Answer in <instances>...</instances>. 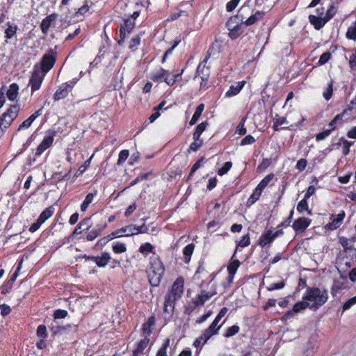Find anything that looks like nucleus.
I'll use <instances>...</instances> for the list:
<instances>
[{
  "label": "nucleus",
  "instance_id": "obj_1",
  "mask_svg": "<svg viewBox=\"0 0 356 356\" xmlns=\"http://www.w3.org/2000/svg\"><path fill=\"white\" fill-rule=\"evenodd\" d=\"M328 291L326 289L307 286L302 296L303 300L310 303L311 310L317 311L328 300Z\"/></svg>",
  "mask_w": 356,
  "mask_h": 356
},
{
  "label": "nucleus",
  "instance_id": "obj_2",
  "mask_svg": "<svg viewBox=\"0 0 356 356\" xmlns=\"http://www.w3.org/2000/svg\"><path fill=\"white\" fill-rule=\"evenodd\" d=\"M150 265L147 270L149 282L152 286H158L165 273V267L159 258L152 259Z\"/></svg>",
  "mask_w": 356,
  "mask_h": 356
},
{
  "label": "nucleus",
  "instance_id": "obj_3",
  "mask_svg": "<svg viewBox=\"0 0 356 356\" xmlns=\"http://www.w3.org/2000/svg\"><path fill=\"white\" fill-rule=\"evenodd\" d=\"M56 55L57 52L54 49H49L42 58L40 67H39L40 70L44 74L48 72L56 63Z\"/></svg>",
  "mask_w": 356,
  "mask_h": 356
},
{
  "label": "nucleus",
  "instance_id": "obj_4",
  "mask_svg": "<svg viewBox=\"0 0 356 356\" xmlns=\"http://www.w3.org/2000/svg\"><path fill=\"white\" fill-rule=\"evenodd\" d=\"M56 135V131L54 129H49L46 132V134L36 149L35 155L40 156L42 153L50 147L54 140V137Z\"/></svg>",
  "mask_w": 356,
  "mask_h": 356
},
{
  "label": "nucleus",
  "instance_id": "obj_5",
  "mask_svg": "<svg viewBox=\"0 0 356 356\" xmlns=\"http://www.w3.org/2000/svg\"><path fill=\"white\" fill-rule=\"evenodd\" d=\"M44 73H42V72L40 70L38 64L34 66L33 72L29 80V86L31 88L32 93L40 89L44 79Z\"/></svg>",
  "mask_w": 356,
  "mask_h": 356
},
{
  "label": "nucleus",
  "instance_id": "obj_6",
  "mask_svg": "<svg viewBox=\"0 0 356 356\" xmlns=\"http://www.w3.org/2000/svg\"><path fill=\"white\" fill-rule=\"evenodd\" d=\"M170 72L163 68H160L158 71L151 74L149 78L156 82H165L168 86H171L176 83V79H170Z\"/></svg>",
  "mask_w": 356,
  "mask_h": 356
},
{
  "label": "nucleus",
  "instance_id": "obj_7",
  "mask_svg": "<svg viewBox=\"0 0 356 356\" xmlns=\"http://www.w3.org/2000/svg\"><path fill=\"white\" fill-rule=\"evenodd\" d=\"M270 179H261L260 183L257 185V186L254 190L252 194L250 196L246 202V206L248 207H251L253 204H254L261 196L262 192L264 188L266 187L268 184L269 183Z\"/></svg>",
  "mask_w": 356,
  "mask_h": 356
},
{
  "label": "nucleus",
  "instance_id": "obj_8",
  "mask_svg": "<svg viewBox=\"0 0 356 356\" xmlns=\"http://www.w3.org/2000/svg\"><path fill=\"white\" fill-rule=\"evenodd\" d=\"M307 308H309L311 309V305L310 303L308 302L307 300H302L298 301L296 302L291 310H289L287 312L285 313V314L282 317V321H287L288 319H290L294 316L295 313H299L302 311L306 309Z\"/></svg>",
  "mask_w": 356,
  "mask_h": 356
},
{
  "label": "nucleus",
  "instance_id": "obj_9",
  "mask_svg": "<svg viewBox=\"0 0 356 356\" xmlns=\"http://www.w3.org/2000/svg\"><path fill=\"white\" fill-rule=\"evenodd\" d=\"M245 6H243L238 10V13L236 15L231 17L227 22H226V27L229 31L232 29H234L236 25H238L241 24V22L245 19L244 12L245 10L247 9Z\"/></svg>",
  "mask_w": 356,
  "mask_h": 356
},
{
  "label": "nucleus",
  "instance_id": "obj_10",
  "mask_svg": "<svg viewBox=\"0 0 356 356\" xmlns=\"http://www.w3.org/2000/svg\"><path fill=\"white\" fill-rule=\"evenodd\" d=\"M282 234H283V231L281 229H278L276 232H275L274 233L273 232V230L269 229L265 234H262L260 236L259 244L261 247H264L268 244L270 245L271 243H273V241H274V239L276 237H277L280 235H282Z\"/></svg>",
  "mask_w": 356,
  "mask_h": 356
},
{
  "label": "nucleus",
  "instance_id": "obj_11",
  "mask_svg": "<svg viewBox=\"0 0 356 356\" xmlns=\"http://www.w3.org/2000/svg\"><path fill=\"white\" fill-rule=\"evenodd\" d=\"M312 220L306 217H300L296 220L292 227L296 234L304 232L311 224Z\"/></svg>",
  "mask_w": 356,
  "mask_h": 356
},
{
  "label": "nucleus",
  "instance_id": "obj_12",
  "mask_svg": "<svg viewBox=\"0 0 356 356\" xmlns=\"http://www.w3.org/2000/svg\"><path fill=\"white\" fill-rule=\"evenodd\" d=\"M22 262V261H21L20 263L19 264L16 272H15L11 275L10 279L1 286V294H3V295L7 294L11 291V289L13 288V285L18 276V271L21 268Z\"/></svg>",
  "mask_w": 356,
  "mask_h": 356
},
{
  "label": "nucleus",
  "instance_id": "obj_13",
  "mask_svg": "<svg viewBox=\"0 0 356 356\" xmlns=\"http://www.w3.org/2000/svg\"><path fill=\"white\" fill-rule=\"evenodd\" d=\"M57 17L58 15L56 13H52L42 20L40 27L43 34L47 35L48 33L49 28L54 26V22Z\"/></svg>",
  "mask_w": 356,
  "mask_h": 356
},
{
  "label": "nucleus",
  "instance_id": "obj_14",
  "mask_svg": "<svg viewBox=\"0 0 356 356\" xmlns=\"http://www.w3.org/2000/svg\"><path fill=\"white\" fill-rule=\"evenodd\" d=\"M339 243L346 252L348 253L352 259H356V249L351 244V241L346 237H340Z\"/></svg>",
  "mask_w": 356,
  "mask_h": 356
},
{
  "label": "nucleus",
  "instance_id": "obj_15",
  "mask_svg": "<svg viewBox=\"0 0 356 356\" xmlns=\"http://www.w3.org/2000/svg\"><path fill=\"white\" fill-rule=\"evenodd\" d=\"M184 278L179 277L173 283L170 293L180 298L184 291Z\"/></svg>",
  "mask_w": 356,
  "mask_h": 356
},
{
  "label": "nucleus",
  "instance_id": "obj_16",
  "mask_svg": "<svg viewBox=\"0 0 356 356\" xmlns=\"http://www.w3.org/2000/svg\"><path fill=\"white\" fill-rule=\"evenodd\" d=\"M215 294H216V291H207L205 290H202L200 294L197 296L196 299L194 301V304L195 306H202L207 300L211 298Z\"/></svg>",
  "mask_w": 356,
  "mask_h": 356
},
{
  "label": "nucleus",
  "instance_id": "obj_17",
  "mask_svg": "<svg viewBox=\"0 0 356 356\" xmlns=\"http://www.w3.org/2000/svg\"><path fill=\"white\" fill-rule=\"evenodd\" d=\"M309 20L310 24H312L316 30H320L327 22L325 17H317L314 15H310L309 16Z\"/></svg>",
  "mask_w": 356,
  "mask_h": 356
},
{
  "label": "nucleus",
  "instance_id": "obj_18",
  "mask_svg": "<svg viewBox=\"0 0 356 356\" xmlns=\"http://www.w3.org/2000/svg\"><path fill=\"white\" fill-rule=\"evenodd\" d=\"M345 217V213L343 211H341L338 215L337 217L332 220L331 222L327 223L325 225V228L330 230H334L340 227L342 223V221Z\"/></svg>",
  "mask_w": 356,
  "mask_h": 356
},
{
  "label": "nucleus",
  "instance_id": "obj_19",
  "mask_svg": "<svg viewBox=\"0 0 356 356\" xmlns=\"http://www.w3.org/2000/svg\"><path fill=\"white\" fill-rule=\"evenodd\" d=\"M67 85H69V83H64L59 86L54 95V99L55 101H59L67 96L70 91V89L67 88Z\"/></svg>",
  "mask_w": 356,
  "mask_h": 356
},
{
  "label": "nucleus",
  "instance_id": "obj_20",
  "mask_svg": "<svg viewBox=\"0 0 356 356\" xmlns=\"http://www.w3.org/2000/svg\"><path fill=\"white\" fill-rule=\"evenodd\" d=\"M6 28L5 29L4 33H5V38L6 40H10L13 38L15 35L17 34V31L18 30L17 25L10 22H8L6 24Z\"/></svg>",
  "mask_w": 356,
  "mask_h": 356
},
{
  "label": "nucleus",
  "instance_id": "obj_21",
  "mask_svg": "<svg viewBox=\"0 0 356 356\" xmlns=\"http://www.w3.org/2000/svg\"><path fill=\"white\" fill-rule=\"evenodd\" d=\"M178 299V297L168 292L165 296V310L167 311V307H169V313H173L175 302Z\"/></svg>",
  "mask_w": 356,
  "mask_h": 356
},
{
  "label": "nucleus",
  "instance_id": "obj_22",
  "mask_svg": "<svg viewBox=\"0 0 356 356\" xmlns=\"http://www.w3.org/2000/svg\"><path fill=\"white\" fill-rule=\"evenodd\" d=\"M265 13L263 11H257L254 15H252L250 17H249L247 19L243 22H241V24H245L246 26H251L254 24H255L258 20L263 18L264 16Z\"/></svg>",
  "mask_w": 356,
  "mask_h": 356
},
{
  "label": "nucleus",
  "instance_id": "obj_23",
  "mask_svg": "<svg viewBox=\"0 0 356 356\" xmlns=\"http://www.w3.org/2000/svg\"><path fill=\"white\" fill-rule=\"evenodd\" d=\"M129 227H131V229H129V233L125 234L126 236H131L137 234H144L148 232V228L145 223L140 226L129 225Z\"/></svg>",
  "mask_w": 356,
  "mask_h": 356
},
{
  "label": "nucleus",
  "instance_id": "obj_24",
  "mask_svg": "<svg viewBox=\"0 0 356 356\" xmlns=\"http://www.w3.org/2000/svg\"><path fill=\"white\" fill-rule=\"evenodd\" d=\"M111 260L110 254L107 252H104L101 256H97L96 264L99 268H104Z\"/></svg>",
  "mask_w": 356,
  "mask_h": 356
},
{
  "label": "nucleus",
  "instance_id": "obj_25",
  "mask_svg": "<svg viewBox=\"0 0 356 356\" xmlns=\"http://www.w3.org/2000/svg\"><path fill=\"white\" fill-rule=\"evenodd\" d=\"M208 125V122L204 121L196 127L193 134V138L194 140H198L199 138H200L201 134L205 131Z\"/></svg>",
  "mask_w": 356,
  "mask_h": 356
},
{
  "label": "nucleus",
  "instance_id": "obj_26",
  "mask_svg": "<svg viewBox=\"0 0 356 356\" xmlns=\"http://www.w3.org/2000/svg\"><path fill=\"white\" fill-rule=\"evenodd\" d=\"M19 112V106L18 104H14L12 105L3 115L4 117L15 120L17 117Z\"/></svg>",
  "mask_w": 356,
  "mask_h": 356
},
{
  "label": "nucleus",
  "instance_id": "obj_27",
  "mask_svg": "<svg viewBox=\"0 0 356 356\" xmlns=\"http://www.w3.org/2000/svg\"><path fill=\"white\" fill-rule=\"evenodd\" d=\"M19 86L17 83H12L7 91L6 95L10 101H14L18 95Z\"/></svg>",
  "mask_w": 356,
  "mask_h": 356
},
{
  "label": "nucleus",
  "instance_id": "obj_28",
  "mask_svg": "<svg viewBox=\"0 0 356 356\" xmlns=\"http://www.w3.org/2000/svg\"><path fill=\"white\" fill-rule=\"evenodd\" d=\"M14 120L4 117L2 115L0 117V138L3 135L4 131L10 127Z\"/></svg>",
  "mask_w": 356,
  "mask_h": 356
},
{
  "label": "nucleus",
  "instance_id": "obj_29",
  "mask_svg": "<svg viewBox=\"0 0 356 356\" xmlns=\"http://www.w3.org/2000/svg\"><path fill=\"white\" fill-rule=\"evenodd\" d=\"M209 56L210 54H209V55L206 56L204 60L198 65L194 79H196L197 76H200L201 78V76H203L204 74H206V70L209 69V67L206 66V63Z\"/></svg>",
  "mask_w": 356,
  "mask_h": 356
},
{
  "label": "nucleus",
  "instance_id": "obj_30",
  "mask_svg": "<svg viewBox=\"0 0 356 356\" xmlns=\"http://www.w3.org/2000/svg\"><path fill=\"white\" fill-rule=\"evenodd\" d=\"M54 206H50L46 208L40 215L38 218L42 224L49 219L54 213Z\"/></svg>",
  "mask_w": 356,
  "mask_h": 356
},
{
  "label": "nucleus",
  "instance_id": "obj_31",
  "mask_svg": "<svg viewBox=\"0 0 356 356\" xmlns=\"http://www.w3.org/2000/svg\"><path fill=\"white\" fill-rule=\"evenodd\" d=\"M204 109V104H199L197 106V108L195 109V111L192 118L191 119V120L189 122V125L190 126H193V125H194L197 122V121L198 120V119L201 116Z\"/></svg>",
  "mask_w": 356,
  "mask_h": 356
},
{
  "label": "nucleus",
  "instance_id": "obj_32",
  "mask_svg": "<svg viewBox=\"0 0 356 356\" xmlns=\"http://www.w3.org/2000/svg\"><path fill=\"white\" fill-rule=\"evenodd\" d=\"M195 245L193 243H190L184 247L183 250V254L184 256V262L188 264L191 261V255L194 251Z\"/></svg>",
  "mask_w": 356,
  "mask_h": 356
},
{
  "label": "nucleus",
  "instance_id": "obj_33",
  "mask_svg": "<svg viewBox=\"0 0 356 356\" xmlns=\"http://www.w3.org/2000/svg\"><path fill=\"white\" fill-rule=\"evenodd\" d=\"M220 325L217 327L216 330H214V331H212L211 330H209V328L206 329L203 332L202 334H201L200 336V339H202L203 340V343L202 344H204L207 343V341L213 335L218 334L220 328Z\"/></svg>",
  "mask_w": 356,
  "mask_h": 356
},
{
  "label": "nucleus",
  "instance_id": "obj_34",
  "mask_svg": "<svg viewBox=\"0 0 356 356\" xmlns=\"http://www.w3.org/2000/svg\"><path fill=\"white\" fill-rule=\"evenodd\" d=\"M149 339L145 337L136 343V348L134 350L136 353L140 354L141 355H143V351L147 346L149 343Z\"/></svg>",
  "mask_w": 356,
  "mask_h": 356
},
{
  "label": "nucleus",
  "instance_id": "obj_35",
  "mask_svg": "<svg viewBox=\"0 0 356 356\" xmlns=\"http://www.w3.org/2000/svg\"><path fill=\"white\" fill-rule=\"evenodd\" d=\"M346 112V111H343L341 113L337 115L334 118V119L332 120H331V122L329 123V127L332 129L334 130L336 128L337 125H338V124H339V125L342 124L343 120V118L344 117Z\"/></svg>",
  "mask_w": 356,
  "mask_h": 356
},
{
  "label": "nucleus",
  "instance_id": "obj_36",
  "mask_svg": "<svg viewBox=\"0 0 356 356\" xmlns=\"http://www.w3.org/2000/svg\"><path fill=\"white\" fill-rule=\"evenodd\" d=\"M307 200V199H305V197H304L302 200H300L298 202V204L297 205V211L300 213H302L304 211H307V213L309 215H312V211L309 209V206H308Z\"/></svg>",
  "mask_w": 356,
  "mask_h": 356
},
{
  "label": "nucleus",
  "instance_id": "obj_37",
  "mask_svg": "<svg viewBox=\"0 0 356 356\" xmlns=\"http://www.w3.org/2000/svg\"><path fill=\"white\" fill-rule=\"evenodd\" d=\"M345 288H346V286H344L343 282L339 281V280H334L333 282V284L331 287L332 296L333 297H335L340 290L345 289Z\"/></svg>",
  "mask_w": 356,
  "mask_h": 356
},
{
  "label": "nucleus",
  "instance_id": "obj_38",
  "mask_svg": "<svg viewBox=\"0 0 356 356\" xmlns=\"http://www.w3.org/2000/svg\"><path fill=\"white\" fill-rule=\"evenodd\" d=\"M243 29L241 26V24L236 25L234 29L229 30V35L232 39H236L243 32Z\"/></svg>",
  "mask_w": 356,
  "mask_h": 356
},
{
  "label": "nucleus",
  "instance_id": "obj_39",
  "mask_svg": "<svg viewBox=\"0 0 356 356\" xmlns=\"http://www.w3.org/2000/svg\"><path fill=\"white\" fill-rule=\"evenodd\" d=\"M209 76V70H206V74L201 76V82L200 83V90H205L209 88L208 79Z\"/></svg>",
  "mask_w": 356,
  "mask_h": 356
},
{
  "label": "nucleus",
  "instance_id": "obj_40",
  "mask_svg": "<svg viewBox=\"0 0 356 356\" xmlns=\"http://www.w3.org/2000/svg\"><path fill=\"white\" fill-rule=\"evenodd\" d=\"M333 83L334 81L331 79L330 83L327 85V87L323 92V96L324 99L327 101L330 100L332 97L333 92Z\"/></svg>",
  "mask_w": 356,
  "mask_h": 356
},
{
  "label": "nucleus",
  "instance_id": "obj_41",
  "mask_svg": "<svg viewBox=\"0 0 356 356\" xmlns=\"http://www.w3.org/2000/svg\"><path fill=\"white\" fill-rule=\"evenodd\" d=\"M239 331H240L239 326H238L236 325H234L231 327H229L226 330V332L224 334V337L226 338H229V337L236 334L237 333H238Z\"/></svg>",
  "mask_w": 356,
  "mask_h": 356
},
{
  "label": "nucleus",
  "instance_id": "obj_42",
  "mask_svg": "<svg viewBox=\"0 0 356 356\" xmlns=\"http://www.w3.org/2000/svg\"><path fill=\"white\" fill-rule=\"evenodd\" d=\"M170 345V339H165L163 341L162 346L159 349L156 356H167V348Z\"/></svg>",
  "mask_w": 356,
  "mask_h": 356
},
{
  "label": "nucleus",
  "instance_id": "obj_43",
  "mask_svg": "<svg viewBox=\"0 0 356 356\" xmlns=\"http://www.w3.org/2000/svg\"><path fill=\"white\" fill-rule=\"evenodd\" d=\"M113 250L116 254H121L127 251V248L124 243L116 242L113 244Z\"/></svg>",
  "mask_w": 356,
  "mask_h": 356
},
{
  "label": "nucleus",
  "instance_id": "obj_44",
  "mask_svg": "<svg viewBox=\"0 0 356 356\" xmlns=\"http://www.w3.org/2000/svg\"><path fill=\"white\" fill-rule=\"evenodd\" d=\"M115 238V234H110L104 237H102L100 238L96 246H100L101 248L104 247L106 243H108L111 240Z\"/></svg>",
  "mask_w": 356,
  "mask_h": 356
},
{
  "label": "nucleus",
  "instance_id": "obj_45",
  "mask_svg": "<svg viewBox=\"0 0 356 356\" xmlns=\"http://www.w3.org/2000/svg\"><path fill=\"white\" fill-rule=\"evenodd\" d=\"M36 335L40 339H46L48 337L47 327L43 324L38 325L36 330Z\"/></svg>",
  "mask_w": 356,
  "mask_h": 356
},
{
  "label": "nucleus",
  "instance_id": "obj_46",
  "mask_svg": "<svg viewBox=\"0 0 356 356\" xmlns=\"http://www.w3.org/2000/svg\"><path fill=\"white\" fill-rule=\"evenodd\" d=\"M140 43V35H136L134 38H131L129 42V48L133 51H135L138 49Z\"/></svg>",
  "mask_w": 356,
  "mask_h": 356
},
{
  "label": "nucleus",
  "instance_id": "obj_47",
  "mask_svg": "<svg viewBox=\"0 0 356 356\" xmlns=\"http://www.w3.org/2000/svg\"><path fill=\"white\" fill-rule=\"evenodd\" d=\"M293 214L294 209H293L290 211L289 217L277 226V229L282 230V228L287 227L288 226H289L293 220Z\"/></svg>",
  "mask_w": 356,
  "mask_h": 356
},
{
  "label": "nucleus",
  "instance_id": "obj_48",
  "mask_svg": "<svg viewBox=\"0 0 356 356\" xmlns=\"http://www.w3.org/2000/svg\"><path fill=\"white\" fill-rule=\"evenodd\" d=\"M129 156V152L128 149H123L120 152L118 155V160L117 164L121 165L125 162Z\"/></svg>",
  "mask_w": 356,
  "mask_h": 356
},
{
  "label": "nucleus",
  "instance_id": "obj_49",
  "mask_svg": "<svg viewBox=\"0 0 356 356\" xmlns=\"http://www.w3.org/2000/svg\"><path fill=\"white\" fill-rule=\"evenodd\" d=\"M241 263L238 259L232 260L227 266V270L229 273H235L237 271Z\"/></svg>",
  "mask_w": 356,
  "mask_h": 356
},
{
  "label": "nucleus",
  "instance_id": "obj_50",
  "mask_svg": "<svg viewBox=\"0 0 356 356\" xmlns=\"http://www.w3.org/2000/svg\"><path fill=\"white\" fill-rule=\"evenodd\" d=\"M245 121H246V118H243L241 120L240 123L238 124V126L236 127V132L238 134H239L240 136H244L247 132V130L245 127Z\"/></svg>",
  "mask_w": 356,
  "mask_h": 356
},
{
  "label": "nucleus",
  "instance_id": "obj_51",
  "mask_svg": "<svg viewBox=\"0 0 356 356\" xmlns=\"http://www.w3.org/2000/svg\"><path fill=\"white\" fill-rule=\"evenodd\" d=\"M337 10V6L332 3L327 10L326 14L325 15V17L327 22L335 15Z\"/></svg>",
  "mask_w": 356,
  "mask_h": 356
},
{
  "label": "nucleus",
  "instance_id": "obj_52",
  "mask_svg": "<svg viewBox=\"0 0 356 356\" xmlns=\"http://www.w3.org/2000/svg\"><path fill=\"white\" fill-rule=\"evenodd\" d=\"M340 141L342 143V152L344 155L348 154L350 152V147L353 144V142L348 141L344 138H341Z\"/></svg>",
  "mask_w": 356,
  "mask_h": 356
},
{
  "label": "nucleus",
  "instance_id": "obj_53",
  "mask_svg": "<svg viewBox=\"0 0 356 356\" xmlns=\"http://www.w3.org/2000/svg\"><path fill=\"white\" fill-rule=\"evenodd\" d=\"M121 26L125 27V31L129 33L135 26V21L133 19H126Z\"/></svg>",
  "mask_w": 356,
  "mask_h": 356
},
{
  "label": "nucleus",
  "instance_id": "obj_54",
  "mask_svg": "<svg viewBox=\"0 0 356 356\" xmlns=\"http://www.w3.org/2000/svg\"><path fill=\"white\" fill-rule=\"evenodd\" d=\"M232 163L231 161L226 162L222 167L218 168V175L219 176H222L226 174L232 168Z\"/></svg>",
  "mask_w": 356,
  "mask_h": 356
},
{
  "label": "nucleus",
  "instance_id": "obj_55",
  "mask_svg": "<svg viewBox=\"0 0 356 356\" xmlns=\"http://www.w3.org/2000/svg\"><path fill=\"white\" fill-rule=\"evenodd\" d=\"M79 224L83 228V231H87L92 226L91 218L90 217L85 218L82 219Z\"/></svg>",
  "mask_w": 356,
  "mask_h": 356
},
{
  "label": "nucleus",
  "instance_id": "obj_56",
  "mask_svg": "<svg viewBox=\"0 0 356 356\" xmlns=\"http://www.w3.org/2000/svg\"><path fill=\"white\" fill-rule=\"evenodd\" d=\"M154 247L149 243H145L140 245L139 250L141 253L145 254L148 252H152L153 251Z\"/></svg>",
  "mask_w": 356,
  "mask_h": 356
},
{
  "label": "nucleus",
  "instance_id": "obj_57",
  "mask_svg": "<svg viewBox=\"0 0 356 356\" xmlns=\"http://www.w3.org/2000/svg\"><path fill=\"white\" fill-rule=\"evenodd\" d=\"M330 58H331V54L330 52L326 51V52L323 53L320 56V58L318 61V65H323L325 64L326 63L328 62V60L330 59Z\"/></svg>",
  "mask_w": 356,
  "mask_h": 356
},
{
  "label": "nucleus",
  "instance_id": "obj_58",
  "mask_svg": "<svg viewBox=\"0 0 356 356\" xmlns=\"http://www.w3.org/2000/svg\"><path fill=\"white\" fill-rule=\"evenodd\" d=\"M68 314L66 310L58 309L54 311V317L55 319H61L65 318Z\"/></svg>",
  "mask_w": 356,
  "mask_h": 356
},
{
  "label": "nucleus",
  "instance_id": "obj_59",
  "mask_svg": "<svg viewBox=\"0 0 356 356\" xmlns=\"http://www.w3.org/2000/svg\"><path fill=\"white\" fill-rule=\"evenodd\" d=\"M202 140L201 138H199L198 140H194L193 143H191L189 149L193 152H197L202 145Z\"/></svg>",
  "mask_w": 356,
  "mask_h": 356
},
{
  "label": "nucleus",
  "instance_id": "obj_60",
  "mask_svg": "<svg viewBox=\"0 0 356 356\" xmlns=\"http://www.w3.org/2000/svg\"><path fill=\"white\" fill-rule=\"evenodd\" d=\"M33 121L34 120L31 117H29L19 126L17 131L29 128Z\"/></svg>",
  "mask_w": 356,
  "mask_h": 356
},
{
  "label": "nucleus",
  "instance_id": "obj_61",
  "mask_svg": "<svg viewBox=\"0 0 356 356\" xmlns=\"http://www.w3.org/2000/svg\"><path fill=\"white\" fill-rule=\"evenodd\" d=\"M100 234H99V230H95L94 228L90 230L86 235V239L88 241H93L94 239H95L97 236H99Z\"/></svg>",
  "mask_w": 356,
  "mask_h": 356
},
{
  "label": "nucleus",
  "instance_id": "obj_62",
  "mask_svg": "<svg viewBox=\"0 0 356 356\" xmlns=\"http://www.w3.org/2000/svg\"><path fill=\"white\" fill-rule=\"evenodd\" d=\"M346 37L350 40L356 39V25L350 26L346 32Z\"/></svg>",
  "mask_w": 356,
  "mask_h": 356
},
{
  "label": "nucleus",
  "instance_id": "obj_63",
  "mask_svg": "<svg viewBox=\"0 0 356 356\" xmlns=\"http://www.w3.org/2000/svg\"><path fill=\"white\" fill-rule=\"evenodd\" d=\"M356 304V296L348 300L343 305V312L349 309L352 306Z\"/></svg>",
  "mask_w": 356,
  "mask_h": 356
},
{
  "label": "nucleus",
  "instance_id": "obj_64",
  "mask_svg": "<svg viewBox=\"0 0 356 356\" xmlns=\"http://www.w3.org/2000/svg\"><path fill=\"white\" fill-rule=\"evenodd\" d=\"M241 0H231L226 5V10L227 12L233 11L238 5Z\"/></svg>",
  "mask_w": 356,
  "mask_h": 356
}]
</instances>
